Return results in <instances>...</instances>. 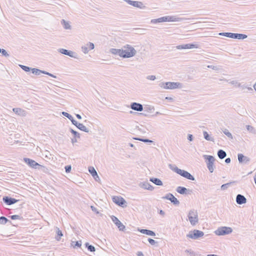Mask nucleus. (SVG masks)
Listing matches in <instances>:
<instances>
[{
	"mask_svg": "<svg viewBox=\"0 0 256 256\" xmlns=\"http://www.w3.org/2000/svg\"><path fill=\"white\" fill-rule=\"evenodd\" d=\"M122 58H130L134 56L136 53V50L131 45L126 44L122 46Z\"/></svg>",
	"mask_w": 256,
	"mask_h": 256,
	"instance_id": "f257e3e1",
	"label": "nucleus"
},
{
	"mask_svg": "<svg viewBox=\"0 0 256 256\" xmlns=\"http://www.w3.org/2000/svg\"><path fill=\"white\" fill-rule=\"evenodd\" d=\"M158 86L164 89L174 90L181 88H182V84L178 82H162Z\"/></svg>",
	"mask_w": 256,
	"mask_h": 256,
	"instance_id": "f03ea898",
	"label": "nucleus"
},
{
	"mask_svg": "<svg viewBox=\"0 0 256 256\" xmlns=\"http://www.w3.org/2000/svg\"><path fill=\"white\" fill-rule=\"evenodd\" d=\"M204 236V232L198 230H190L186 234L187 238H191L192 240H198L200 238Z\"/></svg>",
	"mask_w": 256,
	"mask_h": 256,
	"instance_id": "7ed1b4c3",
	"label": "nucleus"
},
{
	"mask_svg": "<svg viewBox=\"0 0 256 256\" xmlns=\"http://www.w3.org/2000/svg\"><path fill=\"white\" fill-rule=\"evenodd\" d=\"M188 218L192 226H195L198 222V214L196 210H190L189 212Z\"/></svg>",
	"mask_w": 256,
	"mask_h": 256,
	"instance_id": "20e7f679",
	"label": "nucleus"
},
{
	"mask_svg": "<svg viewBox=\"0 0 256 256\" xmlns=\"http://www.w3.org/2000/svg\"><path fill=\"white\" fill-rule=\"evenodd\" d=\"M232 230L230 227L222 226L218 228L214 231V233L217 236H224L232 233Z\"/></svg>",
	"mask_w": 256,
	"mask_h": 256,
	"instance_id": "39448f33",
	"label": "nucleus"
},
{
	"mask_svg": "<svg viewBox=\"0 0 256 256\" xmlns=\"http://www.w3.org/2000/svg\"><path fill=\"white\" fill-rule=\"evenodd\" d=\"M204 159L206 160L207 167L210 172H213L214 170V163L215 160L214 158L212 156H204Z\"/></svg>",
	"mask_w": 256,
	"mask_h": 256,
	"instance_id": "423d86ee",
	"label": "nucleus"
},
{
	"mask_svg": "<svg viewBox=\"0 0 256 256\" xmlns=\"http://www.w3.org/2000/svg\"><path fill=\"white\" fill-rule=\"evenodd\" d=\"M169 168L173 171L180 174V176H192L188 172L178 168L174 164H170Z\"/></svg>",
	"mask_w": 256,
	"mask_h": 256,
	"instance_id": "0eeeda50",
	"label": "nucleus"
},
{
	"mask_svg": "<svg viewBox=\"0 0 256 256\" xmlns=\"http://www.w3.org/2000/svg\"><path fill=\"white\" fill-rule=\"evenodd\" d=\"M162 22H182L184 20H186V18H179L176 16H168L163 17H161Z\"/></svg>",
	"mask_w": 256,
	"mask_h": 256,
	"instance_id": "6e6552de",
	"label": "nucleus"
},
{
	"mask_svg": "<svg viewBox=\"0 0 256 256\" xmlns=\"http://www.w3.org/2000/svg\"><path fill=\"white\" fill-rule=\"evenodd\" d=\"M125 2L128 4L134 7L141 9H144L146 8V6H144L143 3L141 2L133 1L131 0H125Z\"/></svg>",
	"mask_w": 256,
	"mask_h": 256,
	"instance_id": "1a4fd4ad",
	"label": "nucleus"
},
{
	"mask_svg": "<svg viewBox=\"0 0 256 256\" xmlns=\"http://www.w3.org/2000/svg\"><path fill=\"white\" fill-rule=\"evenodd\" d=\"M32 73L36 75V76H39L41 74H46V75H48L52 78H56V76L51 74V73H50L48 72H47L45 70H39V69H38V68H32Z\"/></svg>",
	"mask_w": 256,
	"mask_h": 256,
	"instance_id": "9d476101",
	"label": "nucleus"
},
{
	"mask_svg": "<svg viewBox=\"0 0 256 256\" xmlns=\"http://www.w3.org/2000/svg\"><path fill=\"white\" fill-rule=\"evenodd\" d=\"M162 199H166L170 200L174 204L178 205L180 202L171 193L166 194L165 196L162 197Z\"/></svg>",
	"mask_w": 256,
	"mask_h": 256,
	"instance_id": "9b49d317",
	"label": "nucleus"
},
{
	"mask_svg": "<svg viewBox=\"0 0 256 256\" xmlns=\"http://www.w3.org/2000/svg\"><path fill=\"white\" fill-rule=\"evenodd\" d=\"M112 200L114 203L122 207H124V205L126 202L125 200L120 196H114Z\"/></svg>",
	"mask_w": 256,
	"mask_h": 256,
	"instance_id": "f8f14e48",
	"label": "nucleus"
},
{
	"mask_svg": "<svg viewBox=\"0 0 256 256\" xmlns=\"http://www.w3.org/2000/svg\"><path fill=\"white\" fill-rule=\"evenodd\" d=\"M24 161L30 167L37 169L38 166V164L35 160L30 159L29 158H24Z\"/></svg>",
	"mask_w": 256,
	"mask_h": 256,
	"instance_id": "ddd939ff",
	"label": "nucleus"
},
{
	"mask_svg": "<svg viewBox=\"0 0 256 256\" xmlns=\"http://www.w3.org/2000/svg\"><path fill=\"white\" fill-rule=\"evenodd\" d=\"M58 51L59 52L68 56L71 58H76V54L72 51L68 50L64 48H59Z\"/></svg>",
	"mask_w": 256,
	"mask_h": 256,
	"instance_id": "4468645a",
	"label": "nucleus"
},
{
	"mask_svg": "<svg viewBox=\"0 0 256 256\" xmlns=\"http://www.w3.org/2000/svg\"><path fill=\"white\" fill-rule=\"evenodd\" d=\"M112 222L118 226L120 230L124 231L125 229V226L115 216H112Z\"/></svg>",
	"mask_w": 256,
	"mask_h": 256,
	"instance_id": "2eb2a0df",
	"label": "nucleus"
},
{
	"mask_svg": "<svg viewBox=\"0 0 256 256\" xmlns=\"http://www.w3.org/2000/svg\"><path fill=\"white\" fill-rule=\"evenodd\" d=\"M3 202L6 204L8 206H10L13 204L18 201V200H16L14 198L8 196H4L2 198Z\"/></svg>",
	"mask_w": 256,
	"mask_h": 256,
	"instance_id": "dca6fc26",
	"label": "nucleus"
},
{
	"mask_svg": "<svg viewBox=\"0 0 256 256\" xmlns=\"http://www.w3.org/2000/svg\"><path fill=\"white\" fill-rule=\"evenodd\" d=\"M138 186L141 188H142L145 190H148L150 191H152L154 190V187L148 182H140L138 184Z\"/></svg>",
	"mask_w": 256,
	"mask_h": 256,
	"instance_id": "f3484780",
	"label": "nucleus"
},
{
	"mask_svg": "<svg viewBox=\"0 0 256 256\" xmlns=\"http://www.w3.org/2000/svg\"><path fill=\"white\" fill-rule=\"evenodd\" d=\"M130 108L132 110L138 112H142L144 110L143 106L142 104L136 102L131 103Z\"/></svg>",
	"mask_w": 256,
	"mask_h": 256,
	"instance_id": "a211bd4d",
	"label": "nucleus"
},
{
	"mask_svg": "<svg viewBox=\"0 0 256 256\" xmlns=\"http://www.w3.org/2000/svg\"><path fill=\"white\" fill-rule=\"evenodd\" d=\"M94 48V44L89 42L86 45L82 46V50L84 54H87L90 50H93Z\"/></svg>",
	"mask_w": 256,
	"mask_h": 256,
	"instance_id": "6ab92c4d",
	"label": "nucleus"
},
{
	"mask_svg": "<svg viewBox=\"0 0 256 256\" xmlns=\"http://www.w3.org/2000/svg\"><path fill=\"white\" fill-rule=\"evenodd\" d=\"M236 202L238 204H243L246 202V198L241 194H238L236 196Z\"/></svg>",
	"mask_w": 256,
	"mask_h": 256,
	"instance_id": "aec40b11",
	"label": "nucleus"
},
{
	"mask_svg": "<svg viewBox=\"0 0 256 256\" xmlns=\"http://www.w3.org/2000/svg\"><path fill=\"white\" fill-rule=\"evenodd\" d=\"M110 52L113 54L118 55L122 58V48L118 49L112 48L110 50Z\"/></svg>",
	"mask_w": 256,
	"mask_h": 256,
	"instance_id": "412c9836",
	"label": "nucleus"
},
{
	"mask_svg": "<svg viewBox=\"0 0 256 256\" xmlns=\"http://www.w3.org/2000/svg\"><path fill=\"white\" fill-rule=\"evenodd\" d=\"M248 37L247 35L242 34L232 33V38H236L238 40H244Z\"/></svg>",
	"mask_w": 256,
	"mask_h": 256,
	"instance_id": "4be33fe9",
	"label": "nucleus"
},
{
	"mask_svg": "<svg viewBox=\"0 0 256 256\" xmlns=\"http://www.w3.org/2000/svg\"><path fill=\"white\" fill-rule=\"evenodd\" d=\"M139 231L142 233V234H146V235H148V236H156V233L152 231V230H146V229H140L139 230Z\"/></svg>",
	"mask_w": 256,
	"mask_h": 256,
	"instance_id": "5701e85b",
	"label": "nucleus"
},
{
	"mask_svg": "<svg viewBox=\"0 0 256 256\" xmlns=\"http://www.w3.org/2000/svg\"><path fill=\"white\" fill-rule=\"evenodd\" d=\"M37 169L38 170H39L40 171L44 172L46 174H50L49 172V170L47 168H46L42 165H40V164H38V166Z\"/></svg>",
	"mask_w": 256,
	"mask_h": 256,
	"instance_id": "b1692460",
	"label": "nucleus"
},
{
	"mask_svg": "<svg viewBox=\"0 0 256 256\" xmlns=\"http://www.w3.org/2000/svg\"><path fill=\"white\" fill-rule=\"evenodd\" d=\"M150 180L154 183L156 186H162V180L156 178H150Z\"/></svg>",
	"mask_w": 256,
	"mask_h": 256,
	"instance_id": "393cba45",
	"label": "nucleus"
},
{
	"mask_svg": "<svg viewBox=\"0 0 256 256\" xmlns=\"http://www.w3.org/2000/svg\"><path fill=\"white\" fill-rule=\"evenodd\" d=\"M176 190L178 193L184 194H186L188 190L184 187L179 186L177 187Z\"/></svg>",
	"mask_w": 256,
	"mask_h": 256,
	"instance_id": "a878e982",
	"label": "nucleus"
},
{
	"mask_svg": "<svg viewBox=\"0 0 256 256\" xmlns=\"http://www.w3.org/2000/svg\"><path fill=\"white\" fill-rule=\"evenodd\" d=\"M61 24L63 26L64 28L66 30H70L71 26L70 25L68 22L64 20H61Z\"/></svg>",
	"mask_w": 256,
	"mask_h": 256,
	"instance_id": "bb28decb",
	"label": "nucleus"
},
{
	"mask_svg": "<svg viewBox=\"0 0 256 256\" xmlns=\"http://www.w3.org/2000/svg\"><path fill=\"white\" fill-rule=\"evenodd\" d=\"M218 156L220 159H223L226 156V153L222 150H219L218 152Z\"/></svg>",
	"mask_w": 256,
	"mask_h": 256,
	"instance_id": "cd10ccee",
	"label": "nucleus"
},
{
	"mask_svg": "<svg viewBox=\"0 0 256 256\" xmlns=\"http://www.w3.org/2000/svg\"><path fill=\"white\" fill-rule=\"evenodd\" d=\"M6 222H9L10 224H12V222L10 220H9L5 216H2L0 217V224H4Z\"/></svg>",
	"mask_w": 256,
	"mask_h": 256,
	"instance_id": "c85d7f7f",
	"label": "nucleus"
},
{
	"mask_svg": "<svg viewBox=\"0 0 256 256\" xmlns=\"http://www.w3.org/2000/svg\"><path fill=\"white\" fill-rule=\"evenodd\" d=\"M238 160L240 162H244L245 161V160H246V162L248 161V158L246 156H244L242 154H238Z\"/></svg>",
	"mask_w": 256,
	"mask_h": 256,
	"instance_id": "c756f323",
	"label": "nucleus"
},
{
	"mask_svg": "<svg viewBox=\"0 0 256 256\" xmlns=\"http://www.w3.org/2000/svg\"><path fill=\"white\" fill-rule=\"evenodd\" d=\"M236 182V181H232L225 184H223L221 186L220 188L222 190H226L232 184H235Z\"/></svg>",
	"mask_w": 256,
	"mask_h": 256,
	"instance_id": "7c9ffc66",
	"label": "nucleus"
},
{
	"mask_svg": "<svg viewBox=\"0 0 256 256\" xmlns=\"http://www.w3.org/2000/svg\"><path fill=\"white\" fill-rule=\"evenodd\" d=\"M84 246L90 252H94L96 251V248L94 246L90 244L88 242H86Z\"/></svg>",
	"mask_w": 256,
	"mask_h": 256,
	"instance_id": "2f4dec72",
	"label": "nucleus"
},
{
	"mask_svg": "<svg viewBox=\"0 0 256 256\" xmlns=\"http://www.w3.org/2000/svg\"><path fill=\"white\" fill-rule=\"evenodd\" d=\"M88 170L92 176H98L96 170L93 166L88 167Z\"/></svg>",
	"mask_w": 256,
	"mask_h": 256,
	"instance_id": "473e14b6",
	"label": "nucleus"
},
{
	"mask_svg": "<svg viewBox=\"0 0 256 256\" xmlns=\"http://www.w3.org/2000/svg\"><path fill=\"white\" fill-rule=\"evenodd\" d=\"M186 49L193 48H199V45L198 44H185Z\"/></svg>",
	"mask_w": 256,
	"mask_h": 256,
	"instance_id": "72a5a7b5",
	"label": "nucleus"
},
{
	"mask_svg": "<svg viewBox=\"0 0 256 256\" xmlns=\"http://www.w3.org/2000/svg\"><path fill=\"white\" fill-rule=\"evenodd\" d=\"M222 132L226 134L230 139H233V136L232 134L226 128L222 130Z\"/></svg>",
	"mask_w": 256,
	"mask_h": 256,
	"instance_id": "f704fd0d",
	"label": "nucleus"
},
{
	"mask_svg": "<svg viewBox=\"0 0 256 256\" xmlns=\"http://www.w3.org/2000/svg\"><path fill=\"white\" fill-rule=\"evenodd\" d=\"M71 244L73 246L74 248H80L82 246V242H81V240L76 241V242H72Z\"/></svg>",
	"mask_w": 256,
	"mask_h": 256,
	"instance_id": "c9c22d12",
	"label": "nucleus"
},
{
	"mask_svg": "<svg viewBox=\"0 0 256 256\" xmlns=\"http://www.w3.org/2000/svg\"><path fill=\"white\" fill-rule=\"evenodd\" d=\"M204 138L206 140L214 142V138H212V137H210L209 136L208 134L206 131L204 132Z\"/></svg>",
	"mask_w": 256,
	"mask_h": 256,
	"instance_id": "e433bc0d",
	"label": "nucleus"
},
{
	"mask_svg": "<svg viewBox=\"0 0 256 256\" xmlns=\"http://www.w3.org/2000/svg\"><path fill=\"white\" fill-rule=\"evenodd\" d=\"M134 139L136 140H140V141H141V142H146V143H152L153 142V141H152V140H148V139H146V138H134Z\"/></svg>",
	"mask_w": 256,
	"mask_h": 256,
	"instance_id": "4c0bfd02",
	"label": "nucleus"
},
{
	"mask_svg": "<svg viewBox=\"0 0 256 256\" xmlns=\"http://www.w3.org/2000/svg\"><path fill=\"white\" fill-rule=\"evenodd\" d=\"M78 129L86 132H89V130L82 124L79 126Z\"/></svg>",
	"mask_w": 256,
	"mask_h": 256,
	"instance_id": "58836bf2",
	"label": "nucleus"
},
{
	"mask_svg": "<svg viewBox=\"0 0 256 256\" xmlns=\"http://www.w3.org/2000/svg\"><path fill=\"white\" fill-rule=\"evenodd\" d=\"M246 129L248 131L252 133V134H256V130L254 128L250 125H246Z\"/></svg>",
	"mask_w": 256,
	"mask_h": 256,
	"instance_id": "ea45409f",
	"label": "nucleus"
},
{
	"mask_svg": "<svg viewBox=\"0 0 256 256\" xmlns=\"http://www.w3.org/2000/svg\"><path fill=\"white\" fill-rule=\"evenodd\" d=\"M62 114L64 116L68 118L70 121H72L74 119V118L72 116L66 112H62Z\"/></svg>",
	"mask_w": 256,
	"mask_h": 256,
	"instance_id": "a19ab883",
	"label": "nucleus"
},
{
	"mask_svg": "<svg viewBox=\"0 0 256 256\" xmlns=\"http://www.w3.org/2000/svg\"><path fill=\"white\" fill-rule=\"evenodd\" d=\"M56 233L58 236L56 237V240H59L60 238V237L63 236V234L62 233V232L60 230L59 228H58Z\"/></svg>",
	"mask_w": 256,
	"mask_h": 256,
	"instance_id": "79ce46f5",
	"label": "nucleus"
},
{
	"mask_svg": "<svg viewBox=\"0 0 256 256\" xmlns=\"http://www.w3.org/2000/svg\"><path fill=\"white\" fill-rule=\"evenodd\" d=\"M70 132L74 135L75 138H80V134L72 128H70Z\"/></svg>",
	"mask_w": 256,
	"mask_h": 256,
	"instance_id": "37998d69",
	"label": "nucleus"
},
{
	"mask_svg": "<svg viewBox=\"0 0 256 256\" xmlns=\"http://www.w3.org/2000/svg\"><path fill=\"white\" fill-rule=\"evenodd\" d=\"M12 110L16 114L18 115H20L22 112L24 111L22 109L20 108H14Z\"/></svg>",
	"mask_w": 256,
	"mask_h": 256,
	"instance_id": "c03bdc74",
	"label": "nucleus"
},
{
	"mask_svg": "<svg viewBox=\"0 0 256 256\" xmlns=\"http://www.w3.org/2000/svg\"><path fill=\"white\" fill-rule=\"evenodd\" d=\"M20 66L24 70L25 72H30V70H32V68L28 67V66H24V65H20Z\"/></svg>",
	"mask_w": 256,
	"mask_h": 256,
	"instance_id": "a18cd8bd",
	"label": "nucleus"
},
{
	"mask_svg": "<svg viewBox=\"0 0 256 256\" xmlns=\"http://www.w3.org/2000/svg\"><path fill=\"white\" fill-rule=\"evenodd\" d=\"M232 32H220L219 35L232 38Z\"/></svg>",
	"mask_w": 256,
	"mask_h": 256,
	"instance_id": "49530a36",
	"label": "nucleus"
},
{
	"mask_svg": "<svg viewBox=\"0 0 256 256\" xmlns=\"http://www.w3.org/2000/svg\"><path fill=\"white\" fill-rule=\"evenodd\" d=\"M9 217L12 220H21L22 218V217L21 216L16 214L10 216Z\"/></svg>",
	"mask_w": 256,
	"mask_h": 256,
	"instance_id": "de8ad7c7",
	"label": "nucleus"
},
{
	"mask_svg": "<svg viewBox=\"0 0 256 256\" xmlns=\"http://www.w3.org/2000/svg\"><path fill=\"white\" fill-rule=\"evenodd\" d=\"M161 20H162L161 18H158L156 19H152L150 20V22L152 24H157V23L162 22Z\"/></svg>",
	"mask_w": 256,
	"mask_h": 256,
	"instance_id": "09e8293b",
	"label": "nucleus"
},
{
	"mask_svg": "<svg viewBox=\"0 0 256 256\" xmlns=\"http://www.w3.org/2000/svg\"><path fill=\"white\" fill-rule=\"evenodd\" d=\"M0 53L2 54V56L6 57H8L10 54L7 52L4 49H0Z\"/></svg>",
	"mask_w": 256,
	"mask_h": 256,
	"instance_id": "8fccbe9b",
	"label": "nucleus"
},
{
	"mask_svg": "<svg viewBox=\"0 0 256 256\" xmlns=\"http://www.w3.org/2000/svg\"><path fill=\"white\" fill-rule=\"evenodd\" d=\"M146 79L151 80H154L156 79V77L154 75H150L146 76Z\"/></svg>",
	"mask_w": 256,
	"mask_h": 256,
	"instance_id": "3c124183",
	"label": "nucleus"
},
{
	"mask_svg": "<svg viewBox=\"0 0 256 256\" xmlns=\"http://www.w3.org/2000/svg\"><path fill=\"white\" fill-rule=\"evenodd\" d=\"M148 240L150 242V244L152 245H154L156 243V240H153L151 238H148Z\"/></svg>",
	"mask_w": 256,
	"mask_h": 256,
	"instance_id": "603ef678",
	"label": "nucleus"
},
{
	"mask_svg": "<svg viewBox=\"0 0 256 256\" xmlns=\"http://www.w3.org/2000/svg\"><path fill=\"white\" fill-rule=\"evenodd\" d=\"M65 170L66 172H70L72 170V166L70 165H68L65 166Z\"/></svg>",
	"mask_w": 256,
	"mask_h": 256,
	"instance_id": "864d4df0",
	"label": "nucleus"
},
{
	"mask_svg": "<svg viewBox=\"0 0 256 256\" xmlns=\"http://www.w3.org/2000/svg\"><path fill=\"white\" fill-rule=\"evenodd\" d=\"M187 138H188V140H189L190 142H192L193 140H194V136L192 134H188V137H187Z\"/></svg>",
	"mask_w": 256,
	"mask_h": 256,
	"instance_id": "5fc2aeb1",
	"label": "nucleus"
},
{
	"mask_svg": "<svg viewBox=\"0 0 256 256\" xmlns=\"http://www.w3.org/2000/svg\"><path fill=\"white\" fill-rule=\"evenodd\" d=\"M178 50L186 49L185 44L178 45L176 46Z\"/></svg>",
	"mask_w": 256,
	"mask_h": 256,
	"instance_id": "6e6d98bb",
	"label": "nucleus"
},
{
	"mask_svg": "<svg viewBox=\"0 0 256 256\" xmlns=\"http://www.w3.org/2000/svg\"><path fill=\"white\" fill-rule=\"evenodd\" d=\"M242 89L247 88L249 90H252V88L247 87L246 86H245L244 85L242 86Z\"/></svg>",
	"mask_w": 256,
	"mask_h": 256,
	"instance_id": "4d7b16f0",
	"label": "nucleus"
},
{
	"mask_svg": "<svg viewBox=\"0 0 256 256\" xmlns=\"http://www.w3.org/2000/svg\"><path fill=\"white\" fill-rule=\"evenodd\" d=\"M90 208H91L93 212H96V213H98V212L97 211V209H96V208L94 206H90Z\"/></svg>",
	"mask_w": 256,
	"mask_h": 256,
	"instance_id": "13d9d810",
	"label": "nucleus"
},
{
	"mask_svg": "<svg viewBox=\"0 0 256 256\" xmlns=\"http://www.w3.org/2000/svg\"><path fill=\"white\" fill-rule=\"evenodd\" d=\"M76 138H74L71 139V142L72 144H74V143L77 142V140L76 139Z\"/></svg>",
	"mask_w": 256,
	"mask_h": 256,
	"instance_id": "bf43d9fd",
	"label": "nucleus"
},
{
	"mask_svg": "<svg viewBox=\"0 0 256 256\" xmlns=\"http://www.w3.org/2000/svg\"><path fill=\"white\" fill-rule=\"evenodd\" d=\"M231 161V160L230 158H226V160H225V162L226 163V164H229L230 163Z\"/></svg>",
	"mask_w": 256,
	"mask_h": 256,
	"instance_id": "052dcab7",
	"label": "nucleus"
},
{
	"mask_svg": "<svg viewBox=\"0 0 256 256\" xmlns=\"http://www.w3.org/2000/svg\"><path fill=\"white\" fill-rule=\"evenodd\" d=\"M94 178L96 182H100V177H94Z\"/></svg>",
	"mask_w": 256,
	"mask_h": 256,
	"instance_id": "680f3d73",
	"label": "nucleus"
},
{
	"mask_svg": "<svg viewBox=\"0 0 256 256\" xmlns=\"http://www.w3.org/2000/svg\"><path fill=\"white\" fill-rule=\"evenodd\" d=\"M138 256H144V254L142 252H138L137 253Z\"/></svg>",
	"mask_w": 256,
	"mask_h": 256,
	"instance_id": "e2e57ef3",
	"label": "nucleus"
},
{
	"mask_svg": "<svg viewBox=\"0 0 256 256\" xmlns=\"http://www.w3.org/2000/svg\"><path fill=\"white\" fill-rule=\"evenodd\" d=\"M159 214H160V215H162V216H164V214H165V212L164 210H160V212H159Z\"/></svg>",
	"mask_w": 256,
	"mask_h": 256,
	"instance_id": "0e129e2a",
	"label": "nucleus"
},
{
	"mask_svg": "<svg viewBox=\"0 0 256 256\" xmlns=\"http://www.w3.org/2000/svg\"><path fill=\"white\" fill-rule=\"evenodd\" d=\"M72 124H74V125H76V123L78 122L77 121H76L74 118L73 119V120H72Z\"/></svg>",
	"mask_w": 256,
	"mask_h": 256,
	"instance_id": "69168bd1",
	"label": "nucleus"
},
{
	"mask_svg": "<svg viewBox=\"0 0 256 256\" xmlns=\"http://www.w3.org/2000/svg\"><path fill=\"white\" fill-rule=\"evenodd\" d=\"M76 117L78 119H79V120H81L82 119V116H81L80 114H76Z\"/></svg>",
	"mask_w": 256,
	"mask_h": 256,
	"instance_id": "338daca9",
	"label": "nucleus"
},
{
	"mask_svg": "<svg viewBox=\"0 0 256 256\" xmlns=\"http://www.w3.org/2000/svg\"><path fill=\"white\" fill-rule=\"evenodd\" d=\"M207 256H218V255H216L214 254H208Z\"/></svg>",
	"mask_w": 256,
	"mask_h": 256,
	"instance_id": "774afa93",
	"label": "nucleus"
}]
</instances>
